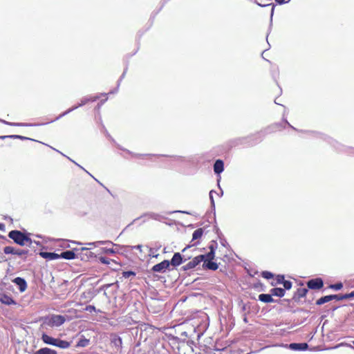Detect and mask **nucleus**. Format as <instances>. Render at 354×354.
I'll list each match as a JSON object with an SVG mask.
<instances>
[{
  "label": "nucleus",
  "instance_id": "obj_36",
  "mask_svg": "<svg viewBox=\"0 0 354 354\" xmlns=\"http://www.w3.org/2000/svg\"><path fill=\"white\" fill-rule=\"evenodd\" d=\"M283 285L285 289L290 290L292 288V282L288 280L283 281Z\"/></svg>",
  "mask_w": 354,
  "mask_h": 354
},
{
  "label": "nucleus",
  "instance_id": "obj_27",
  "mask_svg": "<svg viewBox=\"0 0 354 354\" xmlns=\"http://www.w3.org/2000/svg\"><path fill=\"white\" fill-rule=\"evenodd\" d=\"M79 107H81V106H80V104H78L77 105L72 106L71 108L67 109L66 111H65L64 112L61 113L59 116H57L56 118V119L55 120L60 119L61 118L65 116L66 115L68 114L69 113H71V111L77 109Z\"/></svg>",
  "mask_w": 354,
  "mask_h": 354
},
{
  "label": "nucleus",
  "instance_id": "obj_40",
  "mask_svg": "<svg viewBox=\"0 0 354 354\" xmlns=\"http://www.w3.org/2000/svg\"><path fill=\"white\" fill-rule=\"evenodd\" d=\"M216 245L217 244L215 241H212L211 244L209 245V252H214L215 253Z\"/></svg>",
  "mask_w": 354,
  "mask_h": 354
},
{
  "label": "nucleus",
  "instance_id": "obj_56",
  "mask_svg": "<svg viewBox=\"0 0 354 354\" xmlns=\"http://www.w3.org/2000/svg\"><path fill=\"white\" fill-rule=\"evenodd\" d=\"M178 212H182V213L187 214H189V212H185V211H179Z\"/></svg>",
  "mask_w": 354,
  "mask_h": 354
},
{
  "label": "nucleus",
  "instance_id": "obj_57",
  "mask_svg": "<svg viewBox=\"0 0 354 354\" xmlns=\"http://www.w3.org/2000/svg\"><path fill=\"white\" fill-rule=\"evenodd\" d=\"M82 250H88V248H83Z\"/></svg>",
  "mask_w": 354,
  "mask_h": 354
},
{
  "label": "nucleus",
  "instance_id": "obj_4",
  "mask_svg": "<svg viewBox=\"0 0 354 354\" xmlns=\"http://www.w3.org/2000/svg\"><path fill=\"white\" fill-rule=\"evenodd\" d=\"M191 259L192 256H182L181 253L175 252L169 263L172 266L177 267Z\"/></svg>",
  "mask_w": 354,
  "mask_h": 354
},
{
  "label": "nucleus",
  "instance_id": "obj_43",
  "mask_svg": "<svg viewBox=\"0 0 354 354\" xmlns=\"http://www.w3.org/2000/svg\"><path fill=\"white\" fill-rule=\"evenodd\" d=\"M113 342L116 346H122V339L120 337L115 339Z\"/></svg>",
  "mask_w": 354,
  "mask_h": 354
},
{
  "label": "nucleus",
  "instance_id": "obj_23",
  "mask_svg": "<svg viewBox=\"0 0 354 354\" xmlns=\"http://www.w3.org/2000/svg\"><path fill=\"white\" fill-rule=\"evenodd\" d=\"M0 122L10 126H16V127H28V126H35L33 124L28 123H15V122H9L3 120H0Z\"/></svg>",
  "mask_w": 354,
  "mask_h": 354
},
{
  "label": "nucleus",
  "instance_id": "obj_26",
  "mask_svg": "<svg viewBox=\"0 0 354 354\" xmlns=\"http://www.w3.org/2000/svg\"><path fill=\"white\" fill-rule=\"evenodd\" d=\"M143 216L148 217L149 218H152L156 221H161L164 218L161 215L153 212L147 213L145 214Z\"/></svg>",
  "mask_w": 354,
  "mask_h": 354
},
{
  "label": "nucleus",
  "instance_id": "obj_54",
  "mask_svg": "<svg viewBox=\"0 0 354 354\" xmlns=\"http://www.w3.org/2000/svg\"><path fill=\"white\" fill-rule=\"evenodd\" d=\"M113 284H114V283H109V284H106V285L104 286V287L107 288L111 287V286H113Z\"/></svg>",
  "mask_w": 354,
  "mask_h": 354
},
{
  "label": "nucleus",
  "instance_id": "obj_42",
  "mask_svg": "<svg viewBox=\"0 0 354 354\" xmlns=\"http://www.w3.org/2000/svg\"><path fill=\"white\" fill-rule=\"evenodd\" d=\"M213 192H214V190H211L209 192V199L211 201V205H212V207H215V203H214V198H213V196H212Z\"/></svg>",
  "mask_w": 354,
  "mask_h": 354
},
{
  "label": "nucleus",
  "instance_id": "obj_50",
  "mask_svg": "<svg viewBox=\"0 0 354 354\" xmlns=\"http://www.w3.org/2000/svg\"><path fill=\"white\" fill-rule=\"evenodd\" d=\"M276 2H277L279 4H283L286 2H288L290 0H288V1H286L285 0H275Z\"/></svg>",
  "mask_w": 354,
  "mask_h": 354
},
{
  "label": "nucleus",
  "instance_id": "obj_22",
  "mask_svg": "<svg viewBox=\"0 0 354 354\" xmlns=\"http://www.w3.org/2000/svg\"><path fill=\"white\" fill-rule=\"evenodd\" d=\"M98 98V96H94V97H84L81 99V102L80 103V106H82L85 105L86 104L88 103L89 102H95Z\"/></svg>",
  "mask_w": 354,
  "mask_h": 354
},
{
  "label": "nucleus",
  "instance_id": "obj_19",
  "mask_svg": "<svg viewBox=\"0 0 354 354\" xmlns=\"http://www.w3.org/2000/svg\"><path fill=\"white\" fill-rule=\"evenodd\" d=\"M34 354H57V351L53 349H51V348H49L47 347H44V348H39V350L35 351L34 353Z\"/></svg>",
  "mask_w": 354,
  "mask_h": 354
},
{
  "label": "nucleus",
  "instance_id": "obj_24",
  "mask_svg": "<svg viewBox=\"0 0 354 354\" xmlns=\"http://www.w3.org/2000/svg\"><path fill=\"white\" fill-rule=\"evenodd\" d=\"M308 291V289H306L305 288H298L295 293V297H297L298 299H299L300 298L304 297L306 295Z\"/></svg>",
  "mask_w": 354,
  "mask_h": 354
},
{
  "label": "nucleus",
  "instance_id": "obj_10",
  "mask_svg": "<svg viewBox=\"0 0 354 354\" xmlns=\"http://www.w3.org/2000/svg\"><path fill=\"white\" fill-rule=\"evenodd\" d=\"M308 347L307 343H291L288 345V348L293 351H305Z\"/></svg>",
  "mask_w": 354,
  "mask_h": 354
},
{
  "label": "nucleus",
  "instance_id": "obj_48",
  "mask_svg": "<svg viewBox=\"0 0 354 354\" xmlns=\"http://www.w3.org/2000/svg\"><path fill=\"white\" fill-rule=\"evenodd\" d=\"M191 246H187L186 248H185L183 250H182V256H189L188 254L186 253V252L187 251V250L189 248H190Z\"/></svg>",
  "mask_w": 354,
  "mask_h": 354
},
{
  "label": "nucleus",
  "instance_id": "obj_33",
  "mask_svg": "<svg viewBox=\"0 0 354 354\" xmlns=\"http://www.w3.org/2000/svg\"><path fill=\"white\" fill-rule=\"evenodd\" d=\"M262 277L267 279H270L273 278L274 275L272 272L268 271H263L261 274Z\"/></svg>",
  "mask_w": 354,
  "mask_h": 354
},
{
  "label": "nucleus",
  "instance_id": "obj_30",
  "mask_svg": "<svg viewBox=\"0 0 354 354\" xmlns=\"http://www.w3.org/2000/svg\"><path fill=\"white\" fill-rule=\"evenodd\" d=\"M203 234V230L202 228H198L192 234V241L197 240L200 239Z\"/></svg>",
  "mask_w": 354,
  "mask_h": 354
},
{
  "label": "nucleus",
  "instance_id": "obj_51",
  "mask_svg": "<svg viewBox=\"0 0 354 354\" xmlns=\"http://www.w3.org/2000/svg\"><path fill=\"white\" fill-rule=\"evenodd\" d=\"M133 248L140 250L141 251L142 245H137L133 247Z\"/></svg>",
  "mask_w": 354,
  "mask_h": 354
},
{
  "label": "nucleus",
  "instance_id": "obj_25",
  "mask_svg": "<svg viewBox=\"0 0 354 354\" xmlns=\"http://www.w3.org/2000/svg\"><path fill=\"white\" fill-rule=\"evenodd\" d=\"M106 243H111L113 245H115V244L113 243L111 241H95V242H90V243H87L86 245L90 247H92V246L97 247V246H99L100 245H104Z\"/></svg>",
  "mask_w": 354,
  "mask_h": 354
},
{
  "label": "nucleus",
  "instance_id": "obj_44",
  "mask_svg": "<svg viewBox=\"0 0 354 354\" xmlns=\"http://www.w3.org/2000/svg\"><path fill=\"white\" fill-rule=\"evenodd\" d=\"M85 310L86 311H88L90 313L93 312V311H95V307L94 306H92V305H88L86 307Z\"/></svg>",
  "mask_w": 354,
  "mask_h": 354
},
{
  "label": "nucleus",
  "instance_id": "obj_8",
  "mask_svg": "<svg viewBox=\"0 0 354 354\" xmlns=\"http://www.w3.org/2000/svg\"><path fill=\"white\" fill-rule=\"evenodd\" d=\"M340 297H341V295H326V296H324V297H322L321 298H319V299H317L316 301V304L317 305H322L325 303H327L328 301H330L333 299H336L337 301H339V300H342L340 299Z\"/></svg>",
  "mask_w": 354,
  "mask_h": 354
},
{
  "label": "nucleus",
  "instance_id": "obj_32",
  "mask_svg": "<svg viewBox=\"0 0 354 354\" xmlns=\"http://www.w3.org/2000/svg\"><path fill=\"white\" fill-rule=\"evenodd\" d=\"M136 276V272L133 271H124L122 272V277L125 279Z\"/></svg>",
  "mask_w": 354,
  "mask_h": 354
},
{
  "label": "nucleus",
  "instance_id": "obj_31",
  "mask_svg": "<svg viewBox=\"0 0 354 354\" xmlns=\"http://www.w3.org/2000/svg\"><path fill=\"white\" fill-rule=\"evenodd\" d=\"M199 256H203V262H204L205 261L213 260L215 257V253L214 252H209L205 254H200Z\"/></svg>",
  "mask_w": 354,
  "mask_h": 354
},
{
  "label": "nucleus",
  "instance_id": "obj_52",
  "mask_svg": "<svg viewBox=\"0 0 354 354\" xmlns=\"http://www.w3.org/2000/svg\"><path fill=\"white\" fill-rule=\"evenodd\" d=\"M274 5H272V10H271V15H270L271 19H272V16H273V14H274Z\"/></svg>",
  "mask_w": 354,
  "mask_h": 354
},
{
  "label": "nucleus",
  "instance_id": "obj_46",
  "mask_svg": "<svg viewBox=\"0 0 354 354\" xmlns=\"http://www.w3.org/2000/svg\"><path fill=\"white\" fill-rule=\"evenodd\" d=\"M6 301H3V302L6 304H15L14 300L12 298H10V297H7L6 298Z\"/></svg>",
  "mask_w": 354,
  "mask_h": 354
},
{
  "label": "nucleus",
  "instance_id": "obj_3",
  "mask_svg": "<svg viewBox=\"0 0 354 354\" xmlns=\"http://www.w3.org/2000/svg\"><path fill=\"white\" fill-rule=\"evenodd\" d=\"M3 252L6 254H16L23 258L24 261L26 259V255L29 253L28 249H17L12 246H6L3 248Z\"/></svg>",
  "mask_w": 354,
  "mask_h": 354
},
{
  "label": "nucleus",
  "instance_id": "obj_21",
  "mask_svg": "<svg viewBox=\"0 0 354 354\" xmlns=\"http://www.w3.org/2000/svg\"><path fill=\"white\" fill-rule=\"evenodd\" d=\"M117 147L121 150H123L124 151H126L127 153H128L129 154H130L131 156L133 157H136V158H142V157H144V156H151V154H141V153H133L131 151H130L128 149H124L122 148V147H120L119 145H117Z\"/></svg>",
  "mask_w": 354,
  "mask_h": 354
},
{
  "label": "nucleus",
  "instance_id": "obj_14",
  "mask_svg": "<svg viewBox=\"0 0 354 354\" xmlns=\"http://www.w3.org/2000/svg\"><path fill=\"white\" fill-rule=\"evenodd\" d=\"M320 138L326 140L328 142L330 145H332L335 148L337 149H339V147L340 146V144L337 142L336 140H333V138H330L329 136H327L322 133H319Z\"/></svg>",
  "mask_w": 354,
  "mask_h": 354
},
{
  "label": "nucleus",
  "instance_id": "obj_5",
  "mask_svg": "<svg viewBox=\"0 0 354 354\" xmlns=\"http://www.w3.org/2000/svg\"><path fill=\"white\" fill-rule=\"evenodd\" d=\"M203 256H196L189 261L187 264L181 267L180 270L187 271L195 268L198 264L203 262Z\"/></svg>",
  "mask_w": 354,
  "mask_h": 354
},
{
  "label": "nucleus",
  "instance_id": "obj_13",
  "mask_svg": "<svg viewBox=\"0 0 354 354\" xmlns=\"http://www.w3.org/2000/svg\"><path fill=\"white\" fill-rule=\"evenodd\" d=\"M41 340L46 344L55 346L57 338H54L48 335L46 333H43L41 337Z\"/></svg>",
  "mask_w": 354,
  "mask_h": 354
},
{
  "label": "nucleus",
  "instance_id": "obj_59",
  "mask_svg": "<svg viewBox=\"0 0 354 354\" xmlns=\"http://www.w3.org/2000/svg\"><path fill=\"white\" fill-rule=\"evenodd\" d=\"M352 343H353V346H354V341H353V342H352Z\"/></svg>",
  "mask_w": 354,
  "mask_h": 354
},
{
  "label": "nucleus",
  "instance_id": "obj_1",
  "mask_svg": "<svg viewBox=\"0 0 354 354\" xmlns=\"http://www.w3.org/2000/svg\"><path fill=\"white\" fill-rule=\"evenodd\" d=\"M30 233H24L21 231L14 230L8 233V237L13 240V241L21 245L24 246L27 245L28 247H31L33 241L30 238ZM36 244H39V242L34 241Z\"/></svg>",
  "mask_w": 354,
  "mask_h": 354
},
{
  "label": "nucleus",
  "instance_id": "obj_20",
  "mask_svg": "<svg viewBox=\"0 0 354 354\" xmlns=\"http://www.w3.org/2000/svg\"><path fill=\"white\" fill-rule=\"evenodd\" d=\"M71 346V343L66 340H62L61 339L57 338L56 341V344L55 346H57L60 348H67Z\"/></svg>",
  "mask_w": 354,
  "mask_h": 354
},
{
  "label": "nucleus",
  "instance_id": "obj_9",
  "mask_svg": "<svg viewBox=\"0 0 354 354\" xmlns=\"http://www.w3.org/2000/svg\"><path fill=\"white\" fill-rule=\"evenodd\" d=\"M12 281L16 286H17V287L21 292H23L26 290L27 283L24 278L18 277H16L14 279H12Z\"/></svg>",
  "mask_w": 354,
  "mask_h": 354
},
{
  "label": "nucleus",
  "instance_id": "obj_2",
  "mask_svg": "<svg viewBox=\"0 0 354 354\" xmlns=\"http://www.w3.org/2000/svg\"><path fill=\"white\" fill-rule=\"evenodd\" d=\"M66 322V318L63 315H53L44 319L41 328H47L48 327L60 326Z\"/></svg>",
  "mask_w": 354,
  "mask_h": 354
},
{
  "label": "nucleus",
  "instance_id": "obj_55",
  "mask_svg": "<svg viewBox=\"0 0 354 354\" xmlns=\"http://www.w3.org/2000/svg\"><path fill=\"white\" fill-rule=\"evenodd\" d=\"M4 227V225L3 223H0V230H3Z\"/></svg>",
  "mask_w": 354,
  "mask_h": 354
},
{
  "label": "nucleus",
  "instance_id": "obj_39",
  "mask_svg": "<svg viewBox=\"0 0 354 354\" xmlns=\"http://www.w3.org/2000/svg\"><path fill=\"white\" fill-rule=\"evenodd\" d=\"M102 250L104 253L110 254H113L116 252L113 248H102Z\"/></svg>",
  "mask_w": 354,
  "mask_h": 354
},
{
  "label": "nucleus",
  "instance_id": "obj_41",
  "mask_svg": "<svg viewBox=\"0 0 354 354\" xmlns=\"http://www.w3.org/2000/svg\"><path fill=\"white\" fill-rule=\"evenodd\" d=\"M156 252V250L153 248H149V255L150 257H157L158 256V254H156L155 252Z\"/></svg>",
  "mask_w": 354,
  "mask_h": 354
},
{
  "label": "nucleus",
  "instance_id": "obj_15",
  "mask_svg": "<svg viewBox=\"0 0 354 354\" xmlns=\"http://www.w3.org/2000/svg\"><path fill=\"white\" fill-rule=\"evenodd\" d=\"M203 267L205 269H208L211 270H216L218 269V264L212 260L210 261H205L203 264Z\"/></svg>",
  "mask_w": 354,
  "mask_h": 354
},
{
  "label": "nucleus",
  "instance_id": "obj_47",
  "mask_svg": "<svg viewBox=\"0 0 354 354\" xmlns=\"http://www.w3.org/2000/svg\"><path fill=\"white\" fill-rule=\"evenodd\" d=\"M107 100V98L102 100L100 102H99L97 105V106L95 107L96 109L99 110L101 107V106Z\"/></svg>",
  "mask_w": 354,
  "mask_h": 354
},
{
  "label": "nucleus",
  "instance_id": "obj_12",
  "mask_svg": "<svg viewBox=\"0 0 354 354\" xmlns=\"http://www.w3.org/2000/svg\"><path fill=\"white\" fill-rule=\"evenodd\" d=\"M224 170V163L223 160H216L214 164V171L216 174H220Z\"/></svg>",
  "mask_w": 354,
  "mask_h": 354
},
{
  "label": "nucleus",
  "instance_id": "obj_45",
  "mask_svg": "<svg viewBox=\"0 0 354 354\" xmlns=\"http://www.w3.org/2000/svg\"><path fill=\"white\" fill-rule=\"evenodd\" d=\"M284 276L283 275H277V281L278 283H283V281H284Z\"/></svg>",
  "mask_w": 354,
  "mask_h": 354
},
{
  "label": "nucleus",
  "instance_id": "obj_58",
  "mask_svg": "<svg viewBox=\"0 0 354 354\" xmlns=\"http://www.w3.org/2000/svg\"><path fill=\"white\" fill-rule=\"evenodd\" d=\"M80 345H81L82 346H85V344H81Z\"/></svg>",
  "mask_w": 354,
  "mask_h": 354
},
{
  "label": "nucleus",
  "instance_id": "obj_6",
  "mask_svg": "<svg viewBox=\"0 0 354 354\" xmlns=\"http://www.w3.org/2000/svg\"><path fill=\"white\" fill-rule=\"evenodd\" d=\"M307 286L312 290H319L324 286V281L321 278H315L307 282Z\"/></svg>",
  "mask_w": 354,
  "mask_h": 354
},
{
  "label": "nucleus",
  "instance_id": "obj_18",
  "mask_svg": "<svg viewBox=\"0 0 354 354\" xmlns=\"http://www.w3.org/2000/svg\"><path fill=\"white\" fill-rule=\"evenodd\" d=\"M272 296L282 297L285 295V290L281 288H274L270 290Z\"/></svg>",
  "mask_w": 354,
  "mask_h": 354
},
{
  "label": "nucleus",
  "instance_id": "obj_53",
  "mask_svg": "<svg viewBox=\"0 0 354 354\" xmlns=\"http://www.w3.org/2000/svg\"><path fill=\"white\" fill-rule=\"evenodd\" d=\"M67 158H68L71 161H72L73 162H74V163H75V165H77L78 167H80V168H82V169H84H84L82 167H81L80 165H78V164H77V162H75L74 160H71V159L70 158H68V157H67Z\"/></svg>",
  "mask_w": 354,
  "mask_h": 354
},
{
  "label": "nucleus",
  "instance_id": "obj_11",
  "mask_svg": "<svg viewBox=\"0 0 354 354\" xmlns=\"http://www.w3.org/2000/svg\"><path fill=\"white\" fill-rule=\"evenodd\" d=\"M39 255L44 259L48 260H55L59 259V254L55 252H40Z\"/></svg>",
  "mask_w": 354,
  "mask_h": 354
},
{
  "label": "nucleus",
  "instance_id": "obj_7",
  "mask_svg": "<svg viewBox=\"0 0 354 354\" xmlns=\"http://www.w3.org/2000/svg\"><path fill=\"white\" fill-rule=\"evenodd\" d=\"M170 265L169 261L164 260L162 262L156 264L151 268L152 271L154 272H165L166 270L169 268Z\"/></svg>",
  "mask_w": 354,
  "mask_h": 354
},
{
  "label": "nucleus",
  "instance_id": "obj_17",
  "mask_svg": "<svg viewBox=\"0 0 354 354\" xmlns=\"http://www.w3.org/2000/svg\"><path fill=\"white\" fill-rule=\"evenodd\" d=\"M59 258L65 259H74L75 258V254L72 250H66L62 252L59 254Z\"/></svg>",
  "mask_w": 354,
  "mask_h": 354
},
{
  "label": "nucleus",
  "instance_id": "obj_38",
  "mask_svg": "<svg viewBox=\"0 0 354 354\" xmlns=\"http://www.w3.org/2000/svg\"><path fill=\"white\" fill-rule=\"evenodd\" d=\"M99 260H100V263H102V264H105V265L109 264L110 261H111L104 257H100L99 258Z\"/></svg>",
  "mask_w": 354,
  "mask_h": 354
},
{
  "label": "nucleus",
  "instance_id": "obj_49",
  "mask_svg": "<svg viewBox=\"0 0 354 354\" xmlns=\"http://www.w3.org/2000/svg\"><path fill=\"white\" fill-rule=\"evenodd\" d=\"M341 346H345L353 348V346L351 344H348V343H341V344H339L337 346V347Z\"/></svg>",
  "mask_w": 354,
  "mask_h": 354
},
{
  "label": "nucleus",
  "instance_id": "obj_37",
  "mask_svg": "<svg viewBox=\"0 0 354 354\" xmlns=\"http://www.w3.org/2000/svg\"><path fill=\"white\" fill-rule=\"evenodd\" d=\"M354 297V290L349 294L341 295L340 299L342 300Z\"/></svg>",
  "mask_w": 354,
  "mask_h": 354
},
{
  "label": "nucleus",
  "instance_id": "obj_35",
  "mask_svg": "<svg viewBox=\"0 0 354 354\" xmlns=\"http://www.w3.org/2000/svg\"><path fill=\"white\" fill-rule=\"evenodd\" d=\"M343 287V284L342 283H337L335 284H332L330 286V288L332 289H334L335 290H341Z\"/></svg>",
  "mask_w": 354,
  "mask_h": 354
},
{
  "label": "nucleus",
  "instance_id": "obj_34",
  "mask_svg": "<svg viewBox=\"0 0 354 354\" xmlns=\"http://www.w3.org/2000/svg\"><path fill=\"white\" fill-rule=\"evenodd\" d=\"M125 74H126V71H124L123 72V73L122 74L121 77H120V79L118 80V85H117V88L115 90V91H111L109 93H115L118 91V87L120 86V82L122 81V80L124 77L125 76Z\"/></svg>",
  "mask_w": 354,
  "mask_h": 354
},
{
  "label": "nucleus",
  "instance_id": "obj_28",
  "mask_svg": "<svg viewBox=\"0 0 354 354\" xmlns=\"http://www.w3.org/2000/svg\"><path fill=\"white\" fill-rule=\"evenodd\" d=\"M79 107H81V106H80V104H78L77 105L72 106L71 108L67 109L66 111H65L64 112L61 113L59 116H57L56 118V119L55 120L60 119L61 118L65 116L66 115L68 114L69 113H71V111L77 109Z\"/></svg>",
  "mask_w": 354,
  "mask_h": 354
},
{
  "label": "nucleus",
  "instance_id": "obj_16",
  "mask_svg": "<svg viewBox=\"0 0 354 354\" xmlns=\"http://www.w3.org/2000/svg\"><path fill=\"white\" fill-rule=\"evenodd\" d=\"M259 300L264 303H272L274 300L272 298V294H260L259 295Z\"/></svg>",
  "mask_w": 354,
  "mask_h": 354
},
{
  "label": "nucleus",
  "instance_id": "obj_29",
  "mask_svg": "<svg viewBox=\"0 0 354 354\" xmlns=\"http://www.w3.org/2000/svg\"><path fill=\"white\" fill-rule=\"evenodd\" d=\"M6 138H14V139H20L21 140H33L32 139H30L29 138H27V137H25V136H19V135H11V136H0V139H5Z\"/></svg>",
  "mask_w": 354,
  "mask_h": 354
}]
</instances>
